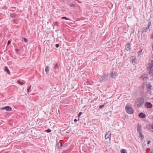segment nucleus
<instances>
[{
	"label": "nucleus",
	"mask_w": 153,
	"mask_h": 153,
	"mask_svg": "<svg viewBox=\"0 0 153 153\" xmlns=\"http://www.w3.org/2000/svg\"><path fill=\"white\" fill-rule=\"evenodd\" d=\"M144 101V99L142 97L137 98L135 101V105L137 107L141 106L143 103Z\"/></svg>",
	"instance_id": "f257e3e1"
},
{
	"label": "nucleus",
	"mask_w": 153,
	"mask_h": 153,
	"mask_svg": "<svg viewBox=\"0 0 153 153\" xmlns=\"http://www.w3.org/2000/svg\"><path fill=\"white\" fill-rule=\"evenodd\" d=\"M125 109L127 113L130 114L133 113L134 111L130 104H127L126 106Z\"/></svg>",
	"instance_id": "f03ea898"
},
{
	"label": "nucleus",
	"mask_w": 153,
	"mask_h": 153,
	"mask_svg": "<svg viewBox=\"0 0 153 153\" xmlns=\"http://www.w3.org/2000/svg\"><path fill=\"white\" fill-rule=\"evenodd\" d=\"M108 74H105L104 76H102L100 78L99 81L100 82H104V81L107 79L108 77Z\"/></svg>",
	"instance_id": "7ed1b4c3"
},
{
	"label": "nucleus",
	"mask_w": 153,
	"mask_h": 153,
	"mask_svg": "<svg viewBox=\"0 0 153 153\" xmlns=\"http://www.w3.org/2000/svg\"><path fill=\"white\" fill-rule=\"evenodd\" d=\"M144 106L146 108H151L153 107L152 104L148 102H145Z\"/></svg>",
	"instance_id": "20e7f679"
},
{
	"label": "nucleus",
	"mask_w": 153,
	"mask_h": 153,
	"mask_svg": "<svg viewBox=\"0 0 153 153\" xmlns=\"http://www.w3.org/2000/svg\"><path fill=\"white\" fill-rule=\"evenodd\" d=\"M111 132L110 131H108V132L105 135V137L106 139H108L109 141H110L111 140Z\"/></svg>",
	"instance_id": "39448f33"
},
{
	"label": "nucleus",
	"mask_w": 153,
	"mask_h": 153,
	"mask_svg": "<svg viewBox=\"0 0 153 153\" xmlns=\"http://www.w3.org/2000/svg\"><path fill=\"white\" fill-rule=\"evenodd\" d=\"M118 74L117 72L112 71L110 74V77L113 78H115L117 76Z\"/></svg>",
	"instance_id": "423d86ee"
},
{
	"label": "nucleus",
	"mask_w": 153,
	"mask_h": 153,
	"mask_svg": "<svg viewBox=\"0 0 153 153\" xmlns=\"http://www.w3.org/2000/svg\"><path fill=\"white\" fill-rule=\"evenodd\" d=\"M12 108L9 106H7L2 107L1 108L2 110L5 109L7 111H10L12 110Z\"/></svg>",
	"instance_id": "0eeeda50"
},
{
	"label": "nucleus",
	"mask_w": 153,
	"mask_h": 153,
	"mask_svg": "<svg viewBox=\"0 0 153 153\" xmlns=\"http://www.w3.org/2000/svg\"><path fill=\"white\" fill-rule=\"evenodd\" d=\"M131 59L132 64H136L137 62V59L136 57L135 56H132Z\"/></svg>",
	"instance_id": "6e6552de"
},
{
	"label": "nucleus",
	"mask_w": 153,
	"mask_h": 153,
	"mask_svg": "<svg viewBox=\"0 0 153 153\" xmlns=\"http://www.w3.org/2000/svg\"><path fill=\"white\" fill-rule=\"evenodd\" d=\"M147 89L150 91L152 90V86L150 83H148L146 85Z\"/></svg>",
	"instance_id": "1a4fd4ad"
},
{
	"label": "nucleus",
	"mask_w": 153,
	"mask_h": 153,
	"mask_svg": "<svg viewBox=\"0 0 153 153\" xmlns=\"http://www.w3.org/2000/svg\"><path fill=\"white\" fill-rule=\"evenodd\" d=\"M153 67V61H151V62L149 63L148 65L147 68L148 69H150Z\"/></svg>",
	"instance_id": "9d476101"
},
{
	"label": "nucleus",
	"mask_w": 153,
	"mask_h": 153,
	"mask_svg": "<svg viewBox=\"0 0 153 153\" xmlns=\"http://www.w3.org/2000/svg\"><path fill=\"white\" fill-rule=\"evenodd\" d=\"M137 132L139 133H140L141 132V126L140 124H138L137 125Z\"/></svg>",
	"instance_id": "9b49d317"
},
{
	"label": "nucleus",
	"mask_w": 153,
	"mask_h": 153,
	"mask_svg": "<svg viewBox=\"0 0 153 153\" xmlns=\"http://www.w3.org/2000/svg\"><path fill=\"white\" fill-rule=\"evenodd\" d=\"M131 47L130 44H128L126 45L125 48L127 51H129Z\"/></svg>",
	"instance_id": "f8f14e48"
},
{
	"label": "nucleus",
	"mask_w": 153,
	"mask_h": 153,
	"mask_svg": "<svg viewBox=\"0 0 153 153\" xmlns=\"http://www.w3.org/2000/svg\"><path fill=\"white\" fill-rule=\"evenodd\" d=\"M139 116L140 117L143 118L146 117V115L142 113H140L139 114Z\"/></svg>",
	"instance_id": "ddd939ff"
},
{
	"label": "nucleus",
	"mask_w": 153,
	"mask_h": 153,
	"mask_svg": "<svg viewBox=\"0 0 153 153\" xmlns=\"http://www.w3.org/2000/svg\"><path fill=\"white\" fill-rule=\"evenodd\" d=\"M149 27H146L145 28H143L142 29V32L143 33L146 32L149 29Z\"/></svg>",
	"instance_id": "4468645a"
},
{
	"label": "nucleus",
	"mask_w": 153,
	"mask_h": 153,
	"mask_svg": "<svg viewBox=\"0 0 153 153\" xmlns=\"http://www.w3.org/2000/svg\"><path fill=\"white\" fill-rule=\"evenodd\" d=\"M49 66H47L46 67L45 71L46 72V73L47 74H48L49 73Z\"/></svg>",
	"instance_id": "2eb2a0df"
},
{
	"label": "nucleus",
	"mask_w": 153,
	"mask_h": 153,
	"mask_svg": "<svg viewBox=\"0 0 153 153\" xmlns=\"http://www.w3.org/2000/svg\"><path fill=\"white\" fill-rule=\"evenodd\" d=\"M62 146V144H61V143H58L57 146V147L58 149H60Z\"/></svg>",
	"instance_id": "dca6fc26"
},
{
	"label": "nucleus",
	"mask_w": 153,
	"mask_h": 153,
	"mask_svg": "<svg viewBox=\"0 0 153 153\" xmlns=\"http://www.w3.org/2000/svg\"><path fill=\"white\" fill-rule=\"evenodd\" d=\"M5 70L7 72L8 74H10V71L8 68L7 66L5 67Z\"/></svg>",
	"instance_id": "f3484780"
},
{
	"label": "nucleus",
	"mask_w": 153,
	"mask_h": 153,
	"mask_svg": "<svg viewBox=\"0 0 153 153\" xmlns=\"http://www.w3.org/2000/svg\"><path fill=\"white\" fill-rule=\"evenodd\" d=\"M18 83L20 85H24L25 83H24L23 82H21L20 80H18Z\"/></svg>",
	"instance_id": "a211bd4d"
},
{
	"label": "nucleus",
	"mask_w": 153,
	"mask_h": 153,
	"mask_svg": "<svg viewBox=\"0 0 153 153\" xmlns=\"http://www.w3.org/2000/svg\"><path fill=\"white\" fill-rule=\"evenodd\" d=\"M121 153H127V151L126 149H122L121 151Z\"/></svg>",
	"instance_id": "6ab92c4d"
},
{
	"label": "nucleus",
	"mask_w": 153,
	"mask_h": 153,
	"mask_svg": "<svg viewBox=\"0 0 153 153\" xmlns=\"http://www.w3.org/2000/svg\"><path fill=\"white\" fill-rule=\"evenodd\" d=\"M149 74L151 76H153V69L149 71Z\"/></svg>",
	"instance_id": "aec40b11"
},
{
	"label": "nucleus",
	"mask_w": 153,
	"mask_h": 153,
	"mask_svg": "<svg viewBox=\"0 0 153 153\" xmlns=\"http://www.w3.org/2000/svg\"><path fill=\"white\" fill-rule=\"evenodd\" d=\"M139 134L140 137H141V139L142 140L143 138V135L142 133L141 132L140 133H139Z\"/></svg>",
	"instance_id": "412c9836"
},
{
	"label": "nucleus",
	"mask_w": 153,
	"mask_h": 153,
	"mask_svg": "<svg viewBox=\"0 0 153 153\" xmlns=\"http://www.w3.org/2000/svg\"><path fill=\"white\" fill-rule=\"evenodd\" d=\"M16 14L15 13L12 14L10 15V16L11 17H15L16 16Z\"/></svg>",
	"instance_id": "4be33fe9"
},
{
	"label": "nucleus",
	"mask_w": 153,
	"mask_h": 153,
	"mask_svg": "<svg viewBox=\"0 0 153 153\" xmlns=\"http://www.w3.org/2000/svg\"><path fill=\"white\" fill-rule=\"evenodd\" d=\"M142 50H141L138 51L137 55L138 56H139L142 53Z\"/></svg>",
	"instance_id": "5701e85b"
},
{
	"label": "nucleus",
	"mask_w": 153,
	"mask_h": 153,
	"mask_svg": "<svg viewBox=\"0 0 153 153\" xmlns=\"http://www.w3.org/2000/svg\"><path fill=\"white\" fill-rule=\"evenodd\" d=\"M31 86H29L28 87V89H27V91L28 92H30L31 91Z\"/></svg>",
	"instance_id": "b1692460"
},
{
	"label": "nucleus",
	"mask_w": 153,
	"mask_h": 153,
	"mask_svg": "<svg viewBox=\"0 0 153 153\" xmlns=\"http://www.w3.org/2000/svg\"><path fill=\"white\" fill-rule=\"evenodd\" d=\"M54 68L55 69H58V65L57 64H55L54 65Z\"/></svg>",
	"instance_id": "393cba45"
},
{
	"label": "nucleus",
	"mask_w": 153,
	"mask_h": 153,
	"mask_svg": "<svg viewBox=\"0 0 153 153\" xmlns=\"http://www.w3.org/2000/svg\"><path fill=\"white\" fill-rule=\"evenodd\" d=\"M59 24V22H55L54 23V25L57 26Z\"/></svg>",
	"instance_id": "a878e982"
},
{
	"label": "nucleus",
	"mask_w": 153,
	"mask_h": 153,
	"mask_svg": "<svg viewBox=\"0 0 153 153\" xmlns=\"http://www.w3.org/2000/svg\"><path fill=\"white\" fill-rule=\"evenodd\" d=\"M70 6L71 7H75V5L74 4H70Z\"/></svg>",
	"instance_id": "bb28decb"
},
{
	"label": "nucleus",
	"mask_w": 153,
	"mask_h": 153,
	"mask_svg": "<svg viewBox=\"0 0 153 153\" xmlns=\"http://www.w3.org/2000/svg\"><path fill=\"white\" fill-rule=\"evenodd\" d=\"M151 25V22H149L148 24V25L147 27H149V28Z\"/></svg>",
	"instance_id": "cd10ccee"
},
{
	"label": "nucleus",
	"mask_w": 153,
	"mask_h": 153,
	"mask_svg": "<svg viewBox=\"0 0 153 153\" xmlns=\"http://www.w3.org/2000/svg\"><path fill=\"white\" fill-rule=\"evenodd\" d=\"M62 19H65V20H69V19L68 18H67L66 17H62Z\"/></svg>",
	"instance_id": "c85d7f7f"
},
{
	"label": "nucleus",
	"mask_w": 153,
	"mask_h": 153,
	"mask_svg": "<svg viewBox=\"0 0 153 153\" xmlns=\"http://www.w3.org/2000/svg\"><path fill=\"white\" fill-rule=\"evenodd\" d=\"M46 131L48 133H49V132H51V130L50 129H48L47 130H46Z\"/></svg>",
	"instance_id": "c756f323"
},
{
	"label": "nucleus",
	"mask_w": 153,
	"mask_h": 153,
	"mask_svg": "<svg viewBox=\"0 0 153 153\" xmlns=\"http://www.w3.org/2000/svg\"><path fill=\"white\" fill-rule=\"evenodd\" d=\"M24 41L25 42H27V39L26 38H24Z\"/></svg>",
	"instance_id": "7c9ffc66"
},
{
	"label": "nucleus",
	"mask_w": 153,
	"mask_h": 153,
	"mask_svg": "<svg viewBox=\"0 0 153 153\" xmlns=\"http://www.w3.org/2000/svg\"><path fill=\"white\" fill-rule=\"evenodd\" d=\"M104 107V105H101L99 106V107L100 108H103Z\"/></svg>",
	"instance_id": "2f4dec72"
},
{
	"label": "nucleus",
	"mask_w": 153,
	"mask_h": 153,
	"mask_svg": "<svg viewBox=\"0 0 153 153\" xmlns=\"http://www.w3.org/2000/svg\"><path fill=\"white\" fill-rule=\"evenodd\" d=\"M146 144V142L145 141H144L143 144V146H145V145Z\"/></svg>",
	"instance_id": "473e14b6"
},
{
	"label": "nucleus",
	"mask_w": 153,
	"mask_h": 153,
	"mask_svg": "<svg viewBox=\"0 0 153 153\" xmlns=\"http://www.w3.org/2000/svg\"><path fill=\"white\" fill-rule=\"evenodd\" d=\"M82 114V113L81 112H79V113L78 114V117L80 116Z\"/></svg>",
	"instance_id": "72a5a7b5"
},
{
	"label": "nucleus",
	"mask_w": 153,
	"mask_h": 153,
	"mask_svg": "<svg viewBox=\"0 0 153 153\" xmlns=\"http://www.w3.org/2000/svg\"><path fill=\"white\" fill-rule=\"evenodd\" d=\"M11 43V41H9L8 42V43H7V45H9Z\"/></svg>",
	"instance_id": "f704fd0d"
},
{
	"label": "nucleus",
	"mask_w": 153,
	"mask_h": 153,
	"mask_svg": "<svg viewBox=\"0 0 153 153\" xmlns=\"http://www.w3.org/2000/svg\"><path fill=\"white\" fill-rule=\"evenodd\" d=\"M150 142H151L150 141H149V140L147 142L148 144L149 145V144L150 143Z\"/></svg>",
	"instance_id": "c9c22d12"
},
{
	"label": "nucleus",
	"mask_w": 153,
	"mask_h": 153,
	"mask_svg": "<svg viewBox=\"0 0 153 153\" xmlns=\"http://www.w3.org/2000/svg\"><path fill=\"white\" fill-rule=\"evenodd\" d=\"M56 48H58L59 46V45L58 44H56Z\"/></svg>",
	"instance_id": "e433bc0d"
},
{
	"label": "nucleus",
	"mask_w": 153,
	"mask_h": 153,
	"mask_svg": "<svg viewBox=\"0 0 153 153\" xmlns=\"http://www.w3.org/2000/svg\"><path fill=\"white\" fill-rule=\"evenodd\" d=\"M77 120L76 119H75L74 120V122H76L77 121Z\"/></svg>",
	"instance_id": "4c0bfd02"
},
{
	"label": "nucleus",
	"mask_w": 153,
	"mask_h": 153,
	"mask_svg": "<svg viewBox=\"0 0 153 153\" xmlns=\"http://www.w3.org/2000/svg\"><path fill=\"white\" fill-rule=\"evenodd\" d=\"M15 50H16V51H19V50L18 49H15Z\"/></svg>",
	"instance_id": "58836bf2"
},
{
	"label": "nucleus",
	"mask_w": 153,
	"mask_h": 153,
	"mask_svg": "<svg viewBox=\"0 0 153 153\" xmlns=\"http://www.w3.org/2000/svg\"><path fill=\"white\" fill-rule=\"evenodd\" d=\"M151 127H152V128L153 129V124H152V125Z\"/></svg>",
	"instance_id": "ea45409f"
},
{
	"label": "nucleus",
	"mask_w": 153,
	"mask_h": 153,
	"mask_svg": "<svg viewBox=\"0 0 153 153\" xmlns=\"http://www.w3.org/2000/svg\"><path fill=\"white\" fill-rule=\"evenodd\" d=\"M152 38L153 39V35H152Z\"/></svg>",
	"instance_id": "a19ab883"
},
{
	"label": "nucleus",
	"mask_w": 153,
	"mask_h": 153,
	"mask_svg": "<svg viewBox=\"0 0 153 153\" xmlns=\"http://www.w3.org/2000/svg\"><path fill=\"white\" fill-rule=\"evenodd\" d=\"M150 153H152L150 152Z\"/></svg>",
	"instance_id": "79ce46f5"
}]
</instances>
